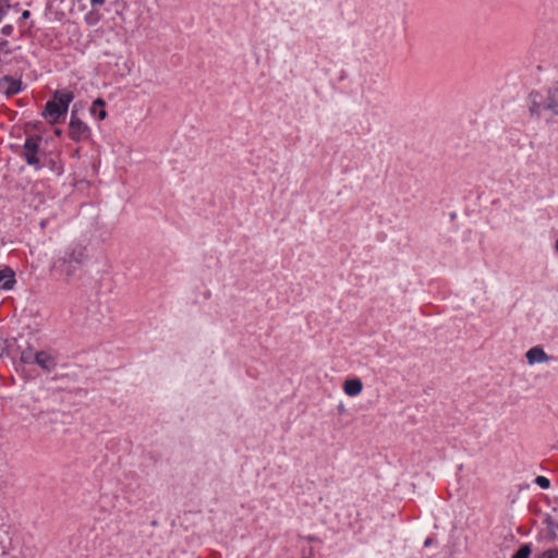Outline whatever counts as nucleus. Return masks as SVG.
Instances as JSON below:
<instances>
[{"label": "nucleus", "mask_w": 558, "mask_h": 558, "mask_svg": "<svg viewBox=\"0 0 558 558\" xmlns=\"http://www.w3.org/2000/svg\"><path fill=\"white\" fill-rule=\"evenodd\" d=\"M529 111L536 119L551 120L558 116V84L529 95Z\"/></svg>", "instance_id": "f257e3e1"}, {"label": "nucleus", "mask_w": 558, "mask_h": 558, "mask_svg": "<svg viewBox=\"0 0 558 558\" xmlns=\"http://www.w3.org/2000/svg\"><path fill=\"white\" fill-rule=\"evenodd\" d=\"M85 258V248L82 246L71 247L64 255L53 263V269L61 277L69 280L81 267Z\"/></svg>", "instance_id": "f03ea898"}, {"label": "nucleus", "mask_w": 558, "mask_h": 558, "mask_svg": "<svg viewBox=\"0 0 558 558\" xmlns=\"http://www.w3.org/2000/svg\"><path fill=\"white\" fill-rule=\"evenodd\" d=\"M43 141L39 134H27L20 151V156L35 170H40L45 166L46 151L41 147Z\"/></svg>", "instance_id": "7ed1b4c3"}, {"label": "nucleus", "mask_w": 558, "mask_h": 558, "mask_svg": "<svg viewBox=\"0 0 558 558\" xmlns=\"http://www.w3.org/2000/svg\"><path fill=\"white\" fill-rule=\"evenodd\" d=\"M68 135L72 141L77 143L88 141L92 136L89 126L83 122L74 111L71 114Z\"/></svg>", "instance_id": "20e7f679"}, {"label": "nucleus", "mask_w": 558, "mask_h": 558, "mask_svg": "<svg viewBox=\"0 0 558 558\" xmlns=\"http://www.w3.org/2000/svg\"><path fill=\"white\" fill-rule=\"evenodd\" d=\"M21 81L15 80L11 76H4L0 81V90H2L5 95H15L21 90Z\"/></svg>", "instance_id": "39448f33"}, {"label": "nucleus", "mask_w": 558, "mask_h": 558, "mask_svg": "<svg viewBox=\"0 0 558 558\" xmlns=\"http://www.w3.org/2000/svg\"><path fill=\"white\" fill-rule=\"evenodd\" d=\"M74 95L69 89H59L54 93L53 99L54 102L60 105L63 111H68L70 102L73 100Z\"/></svg>", "instance_id": "423d86ee"}, {"label": "nucleus", "mask_w": 558, "mask_h": 558, "mask_svg": "<svg viewBox=\"0 0 558 558\" xmlns=\"http://www.w3.org/2000/svg\"><path fill=\"white\" fill-rule=\"evenodd\" d=\"M34 362L46 371H51L56 366L53 357L46 351L36 352Z\"/></svg>", "instance_id": "0eeeda50"}, {"label": "nucleus", "mask_w": 558, "mask_h": 558, "mask_svg": "<svg viewBox=\"0 0 558 558\" xmlns=\"http://www.w3.org/2000/svg\"><path fill=\"white\" fill-rule=\"evenodd\" d=\"M15 274L10 267L0 270V288L11 290L15 284Z\"/></svg>", "instance_id": "6e6552de"}, {"label": "nucleus", "mask_w": 558, "mask_h": 558, "mask_svg": "<svg viewBox=\"0 0 558 558\" xmlns=\"http://www.w3.org/2000/svg\"><path fill=\"white\" fill-rule=\"evenodd\" d=\"M525 356L530 364L547 362L549 360V356L539 347H534L530 349L526 352Z\"/></svg>", "instance_id": "1a4fd4ad"}, {"label": "nucleus", "mask_w": 558, "mask_h": 558, "mask_svg": "<svg viewBox=\"0 0 558 558\" xmlns=\"http://www.w3.org/2000/svg\"><path fill=\"white\" fill-rule=\"evenodd\" d=\"M362 389L363 384L359 378L347 379L343 384V390L350 397L360 395Z\"/></svg>", "instance_id": "9d476101"}, {"label": "nucleus", "mask_w": 558, "mask_h": 558, "mask_svg": "<svg viewBox=\"0 0 558 558\" xmlns=\"http://www.w3.org/2000/svg\"><path fill=\"white\" fill-rule=\"evenodd\" d=\"M46 114L53 121H57L60 117L65 116L68 111H63L54 100H50L46 104Z\"/></svg>", "instance_id": "9b49d317"}, {"label": "nucleus", "mask_w": 558, "mask_h": 558, "mask_svg": "<svg viewBox=\"0 0 558 558\" xmlns=\"http://www.w3.org/2000/svg\"><path fill=\"white\" fill-rule=\"evenodd\" d=\"M106 102L101 98H97L90 108V113L99 120L107 118V111L105 109Z\"/></svg>", "instance_id": "f8f14e48"}, {"label": "nucleus", "mask_w": 558, "mask_h": 558, "mask_svg": "<svg viewBox=\"0 0 558 558\" xmlns=\"http://www.w3.org/2000/svg\"><path fill=\"white\" fill-rule=\"evenodd\" d=\"M531 555V548L529 545L521 546L512 556V558H529Z\"/></svg>", "instance_id": "ddd939ff"}, {"label": "nucleus", "mask_w": 558, "mask_h": 558, "mask_svg": "<svg viewBox=\"0 0 558 558\" xmlns=\"http://www.w3.org/2000/svg\"><path fill=\"white\" fill-rule=\"evenodd\" d=\"M99 14L96 12H90L86 15L85 20L88 25H95L99 22Z\"/></svg>", "instance_id": "4468645a"}, {"label": "nucleus", "mask_w": 558, "mask_h": 558, "mask_svg": "<svg viewBox=\"0 0 558 558\" xmlns=\"http://www.w3.org/2000/svg\"><path fill=\"white\" fill-rule=\"evenodd\" d=\"M535 483L541 487V488H548L550 486V481L545 477V476H537L536 480H535Z\"/></svg>", "instance_id": "2eb2a0df"}, {"label": "nucleus", "mask_w": 558, "mask_h": 558, "mask_svg": "<svg viewBox=\"0 0 558 558\" xmlns=\"http://www.w3.org/2000/svg\"><path fill=\"white\" fill-rule=\"evenodd\" d=\"M12 52V49L10 47L9 41L1 40L0 41V56L1 54H10Z\"/></svg>", "instance_id": "dca6fc26"}, {"label": "nucleus", "mask_w": 558, "mask_h": 558, "mask_svg": "<svg viewBox=\"0 0 558 558\" xmlns=\"http://www.w3.org/2000/svg\"><path fill=\"white\" fill-rule=\"evenodd\" d=\"M538 558H558V549H548L541 554Z\"/></svg>", "instance_id": "f3484780"}, {"label": "nucleus", "mask_w": 558, "mask_h": 558, "mask_svg": "<svg viewBox=\"0 0 558 558\" xmlns=\"http://www.w3.org/2000/svg\"><path fill=\"white\" fill-rule=\"evenodd\" d=\"M0 32L3 36H11L14 32V27L10 24H7L3 27H1Z\"/></svg>", "instance_id": "a211bd4d"}, {"label": "nucleus", "mask_w": 558, "mask_h": 558, "mask_svg": "<svg viewBox=\"0 0 558 558\" xmlns=\"http://www.w3.org/2000/svg\"><path fill=\"white\" fill-rule=\"evenodd\" d=\"M32 360V353L31 352H23L22 353V361L25 363H29Z\"/></svg>", "instance_id": "6ab92c4d"}, {"label": "nucleus", "mask_w": 558, "mask_h": 558, "mask_svg": "<svg viewBox=\"0 0 558 558\" xmlns=\"http://www.w3.org/2000/svg\"><path fill=\"white\" fill-rule=\"evenodd\" d=\"M90 3L93 7L102 5L105 3V0H90Z\"/></svg>", "instance_id": "aec40b11"}, {"label": "nucleus", "mask_w": 558, "mask_h": 558, "mask_svg": "<svg viewBox=\"0 0 558 558\" xmlns=\"http://www.w3.org/2000/svg\"><path fill=\"white\" fill-rule=\"evenodd\" d=\"M433 543H434V539L432 537H427L424 542V546L428 547V546L433 545Z\"/></svg>", "instance_id": "412c9836"}, {"label": "nucleus", "mask_w": 558, "mask_h": 558, "mask_svg": "<svg viewBox=\"0 0 558 558\" xmlns=\"http://www.w3.org/2000/svg\"><path fill=\"white\" fill-rule=\"evenodd\" d=\"M29 15H31L29 11L25 10V11H23V13H22V19H23V20H26V19H28V17H29Z\"/></svg>", "instance_id": "4be33fe9"}, {"label": "nucleus", "mask_w": 558, "mask_h": 558, "mask_svg": "<svg viewBox=\"0 0 558 558\" xmlns=\"http://www.w3.org/2000/svg\"><path fill=\"white\" fill-rule=\"evenodd\" d=\"M56 134L60 135L61 134V130H56Z\"/></svg>", "instance_id": "5701e85b"}, {"label": "nucleus", "mask_w": 558, "mask_h": 558, "mask_svg": "<svg viewBox=\"0 0 558 558\" xmlns=\"http://www.w3.org/2000/svg\"><path fill=\"white\" fill-rule=\"evenodd\" d=\"M556 248L558 251V238H557V241H556Z\"/></svg>", "instance_id": "b1692460"}]
</instances>
